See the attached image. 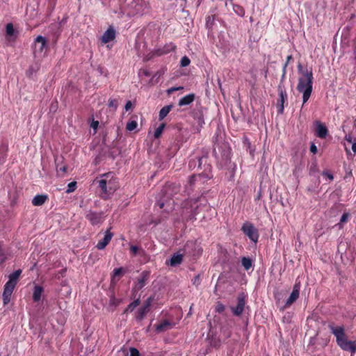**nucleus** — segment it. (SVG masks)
Wrapping results in <instances>:
<instances>
[{"label": "nucleus", "instance_id": "f257e3e1", "mask_svg": "<svg viewBox=\"0 0 356 356\" xmlns=\"http://www.w3.org/2000/svg\"><path fill=\"white\" fill-rule=\"evenodd\" d=\"M100 189V197L108 199L119 188L118 178L111 172L100 175V179L96 180Z\"/></svg>", "mask_w": 356, "mask_h": 356}, {"label": "nucleus", "instance_id": "f03ea898", "mask_svg": "<svg viewBox=\"0 0 356 356\" xmlns=\"http://www.w3.org/2000/svg\"><path fill=\"white\" fill-rule=\"evenodd\" d=\"M328 328L336 337L337 345L343 350L356 353V343L348 340L343 326H334L333 323L328 324Z\"/></svg>", "mask_w": 356, "mask_h": 356}, {"label": "nucleus", "instance_id": "7ed1b4c3", "mask_svg": "<svg viewBox=\"0 0 356 356\" xmlns=\"http://www.w3.org/2000/svg\"><path fill=\"white\" fill-rule=\"evenodd\" d=\"M22 272L21 269H18L9 275L8 281L5 284L3 287V292L2 295L3 305H6L10 302L11 296L17 284Z\"/></svg>", "mask_w": 356, "mask_h": 356}, {"label": "nucleus", "instance_id": "20e7f679", "mask_svg": "<svg viewBox=\"0 0 356 356\" xmlns=\"http://www.w3.org/2000/svg\"><path fill=\"white\" fill-rule=\"evenodd\" d=\"M241 231L254 243L258 241L259 234L258 229L250 222H245L241 227Z\"/></svg>", "mask_w": 356, "mask_h": 356}, {"label": "nucleus", "instance_id": "39448f33", "mask_svg": "<svg viewBox=\"0 0 356 356\" xmlns=\"http://www.w3.org/2000/svg\"><path fill=\"white\" fill-rule=\"evenodd\" d=\"M313 73L312 72H306L305 74L300 76L298 78V83L297 85L298 91H302L307 88L309 84L310 83L311 87L313 88Z\"/></svg>", "mask_w": 356, "mask_h": 356}, {"label": "nucleus", "instance_id": "423d86ee", "mask_svg": "<svg viewBox=\"0 0 356 356\" xmlns=\"http://www.w3.org/2000/svg\"><path fill=\"white\" fill-rule=\"evenodd\" d=\"M150 277V272L148 270L143 271L138 277H137L135 285L132 289V293H134L142 289L148 282Z\"/></svg>", "mask_w": 356, "mask_h": 356}, {"label": "nucleus", "instance_id": "0eeeda50", "mask_svg": "<svg viewBox=\"0 0 356 356\" xmlns=\"http://www.w3.org/2000/svg\"><path fill=\"white\" fill-rule=\"evenodd\" d=\"M48 48L47 40V39L42 36L38 35L34 40V54L36 56L37 54H42L44 53V50H47Z\"/></svg>", "mask_w": 356, "mask_h": 356}, {"label": "nucleus", "instance_id": "6e6552de", "mask_svg": "<svg viewBox=\"0 0 356 356\" xmlns=\"http://www.w3.org/2000/svg\"><path fill=\"white\" fill-rule=\"evenodd\" d=\"M300 282L296 280L295 284L293 285V291L285 302L284 309L289 307L293 302H295L298 300L300 296Z\"/></svg>", "mask_w": 356, "mask_h": 356}, {"label": "nucleus", "instance_id": "1a4fd4ad", "mask_svg": "<svg viewBox=\"0 0 356 356\" xmlns=\"http://www.w3.org/2000/svg\"><path fill=\"white\" fill-rule=\"evenodd\" d=\"M277 90L279 92V99L277 102V113L282 114L284 109V103L287 100V93L281 84L278 86Z\"/></svg>", "mask_w": 356, "mask_h": 356}, {"label": "nucleus", "instance_id": "9d476101", "mask_svg": "<svg viewBox=\"0 0 356 356\" xmlns=\"http://www.w3.org/2000/svg\"><path fill=\"white\" fill-rule=\"evenodd\" d=\"M245 305V296L244 293L239 294L237 297V305L236 307H231L233 314L236 316H241L244 311Z\"/></svg>", "mask_w": 356, "mask_h": 356}, {"label": "nucleus", "instance_id": "9b49d317", "mask_svg": "<svg viewBox=\"0 0 356 356\" xmlns=\"http://www.w3.org/2000/svg\"><path fill=\"white\" fill-rule=\"evenodd\" d=\"M86 218L90 221V222L92 225H97L103 221V213L102 212H95L92 211H89L86 215Z\"/></svg>", "mask_w": 356, "mask_h": 356}, {"label": "nucleus", "instance_id": "f8f14e48", "mask_svg": "<svg viewBox=\"0 0 356 356\" xmlns=\"http://www.w3.org/2000/svg\"><path fill=\"white\" fill-rule=\"evenodd\" d=\"M115 37V30L113 26H109V28L104 32V33L102 36L101 40L103 44H107L111 41L114 40Z\"/></svg>", "mask_w": 356, "mask_h": 356}, {"label": "nucleus", "instance_id": "ddd939ff", "mask_svg": "<svg viewBox=\"0 0 356 356\" xmlns=\"http://www.w3.org/2000/svg\"><path fill=\"white\" fill-rule=\"evenodd\" d=\"M113 237V234L111 232L110 229H107L105 232L104 236L103 239L100 240L97 245L96 248L98 250H103L104 249L106 245L110 243Z\"/></svg>", "mask_w": 356, "mask_h": 356}, {"label": "nucleus", "instance_id": "4468645a", "mask_svg": "<svg viewBox=\"0 0 356 356\" xmlns=\"http://www.w3.org/2000/svg\"><path fill=\"white\" fill-rule=\"evenodd\" d=\"M316 136L322 139H325L328 135V130L325 125L321 122H316Z\"/></svg>", "mask_w": 356, "mask_h": 356}, {"label": "nucleus", "instance_id": "2eb2a0df", "mask_svg": "<svg viewBox=\"0 0 356 356\" xmlns=\"http://www.w3.org/2000/svg\"><path fill=\"white\" fill-rule=\"evenodd\" d=\"M48 199L49 197L47 195H37L33 198L32 204L34 206H42L48 200Z\"/></svg>", "mask_w": 356, "mask_h": 356}, {"label": "nucleus", "instance_id": "dca6fc26", "mask_svg": "<svg viewBox=\"0 0 356 356\" xmlns=\"http://www.w3.org/2000/svg\"><path fill=\"white\" fill-rule=\"evenodd\" d=\"M195 96L193 93L186 95L179 100L178 104L179 106L189 105L195 100Z\"/></svg>", "mask_w": 356, "mask_h": 356}, {"label": "nucleus", "instance_id": "f3484780", "mask_svg": "<svg viewBox=\"0 0 356 356\" xmlns=\"http://www.w3.org/2000/svg\"><path fill=\"white\" fill-rule=\"evenodd\" d=\"M43 290V287L41 286L35 285L34 286V290L33 293V300L34 302H37L40 300Z\"/></svg>", "mask_w": 356, "mask_h": 356}, {"label": "nucleus", "instance_id": "a211bd4d", "mask_svg": "<svg viewBox=\"0 0 356 356\" xmlns=\"http://www.w3.org/2000/svg\"><path fill=\"white\" fill-rule=\"evenodd\" d=\"M183 260V254H174L170 261V265L171 266H176L179 264H180L182 262Z\"/></svg>", "mask_w": 356, "mask_h": 356}, {"label": "nucleus", "instance_id": "6ab92c4d", "mask_svg": "<svg viewBox=\"0 0 356 356\" xmlns=\"http://www.w3.org/2000/svg\"><path fill=\"white\" fill-rule=\"evenodd\" d=\"M307 88H305V90L299 91L300 92L302 93V105H304L309 99L311 94L312 92L313 88L311 87L310 83L309 84Z\"/></svg>", "mask_w": 356, "mask_h": 356}, {"label": "nucleus", "instance_id": "aec40b11", "mask_svg": "<svg viewBox=\"0 0 356 356\" xmlns=\"http://www.w3.org/2000/svg\"><path fill=\"white\" fill-rule=\"evenodd\" d=\"M140 297H138L127 306V307L124 310V314L132 312L140 305Z\"/></svg>", "mask_w": 356, "mask_h": 356}, {"label": "nucleus", "instance_id": "412c9836", "mask_svg": "<svg viewBox=\"0 0 356 356\" xmlns=\"http://www.w3.org/2000/svg\"><path fill=\"white\" fill-rule=\"evenodd\" d=\"M149 311V309L144 307H141L137 312L136 313V319L138 321H142L145 316H146V314L148 313V312Z\"/></svg>", "mask_w": 356, "mask_h": 356}, {"label": "nucleus", "instance_id": "4be33fe9", "mask_svg": "<svg viewBox=\"0 0 356 356\" xmlns=\"http://www.w3.org/2000/svg\"><path fill=\"white\" fill-rule=\"evenodd\" d=\"M172 108V105H168V106H163L160 110V112H159V120H162L163 119H164L168 115V114L170 113Z\"/></svg>", "mask_w": 356, "mask_h": 356}, {"label": "nucleus", "instance_id": "5701e85b", "mask_svg": "<svg viewBox=\"0 0 356 356\" xmlns=\"http://www.w3.org/2000/svg\"><path fill=\"white\" fill-rule=\"evenodd\" d=\"M171 327V324L168 321H163L160 324L157 325L156 330L158 332H163Z\"/></svg>", "mask_w": 356, "mask_h": 356}, {"label": "nucleus", "instance_id": "b1692460", "mask_svg": "<svg viewBox=\"0 0 356 356\" xmlns=\"http://www.w3.org/2000/svg\"><path fill=\"white\" fill-rule=\"evenodd\" d=\"M7 253L3 243L0 241V264H3L7 260Z\"/></svg>", "mask_w": 356, "mask_h": 356}, {"label": "nucleus", "instance_id": "393cba45", "mask_svg": "<svg viewBox=\"0 0 356 356\" xmlns=\"http://www.w3.org/2000/svg\"><path fill=\"white\" fill-rule=\"evenodd\" d=\"M241 264L245 270H248L252 266V260L250 257H243L241 258Z\"/></svg>", "mask_w": 356, "mask_h": 356}, {"label": "nucleus", "instance_id": "a878e982", "mask_svg": "<svg viewBox=\"0 0 356 356\" xmlns=\"http://www.w3.org/2000/svg\"><path fill=\"white\" fill-rule=\"evenodd\" d=\"M162 48H163V51H164V53L165 54H167L171 51H174L176 49L177 47L172 42H170V43L165 44Z\"/></svg>", "mask_w": 356, "mask_h": 356}, {"label": "nucleus", "instance_id": "bb28decb", "mask_svg": "<svg viewBox=\"0 0 356 356\" xmlns=\"http://www.w3.org/2000/svg\"><path fill=\"white\" fill-rule=\"evenodd\" d=\"M233 10L236 15L242 17L245 15V9L240 5L233 4Z\"/></svg>", "mask_w": 356, "mask_h": 356}, {"label": "nucleus", "instance_id": "cd10ccee", "mask_svg": "<svg viewBox=\"0 0 356 356\" xmlns=\"http://www.w3.org/2000/svg\"><path fill=\"white\" fill-rule=\"evenodd\" d=\"M6 33L7 37H12L15 34V29L12 23H8L6 27Z\"/></svg>", "mask_w": 356, "mask_h": 356}, {"label": "nucleus", "instance_id": "c85d7f7f", "mask_svg": "<svg viewBox=\"0 0 356 356\" xmlns=\"http://www.w3.org/2000/svg\"><path fill=\"white\" fill-rule=\"evenodd\" d=\"M165 127V123H162L155 130L154 134L155 138H159L161 136Z\"/></svg>", "mask_w": 356, "mask_h": 356}, {"label": "nucleus", "instance_id": "c756f323", "mask_svg": "<svg viewBox=\"0 0 356 356\" xmlns=\"http://www.w3.org/2000/svg\"><path fill=\"white\" fill-rule=\"evenodd\" d=\"M138 126V123L135 120H131L130 122H129L127 124V127H126V129L128 130V131H133L135 129H136Z\"/></svg>", "mask_w": 356, "mask_h": 356}, {"label": "nucleus", "instance_id": "7c9ffc66", "mask_svg": "<svg viewBox=\"0 0 356 356\" xmlns=\"http://www.w3.org/2000/svg\"><path fill=\"white\" fill-rule=\"evenodd\" d=\"M190 63H191V60L186 56H183L180 60V66L181 67H187L190 65Z\"/></svg>", "mask_w": 356, "mask_h": 356}, {"label": "nucleus", "instance_id": "2f4dec72", "mask_svg": "<svg viewBox=\"0 0 356 356\" xmlns=\"http://www.w3.org/2000/svg\"><path fill=\"white\" fill-rule=\"evenodd\" d=\"M76 187V181H72L68 184L67 189L66 191L67 193H72L75 191Z\"/></svg>", "mask_w": 356, "mask_h": 356}, {"label": "nucleus", "instance_id": "473e14b6", "mask_svg": "<svg viewBox=\"0 0 356 356\" xmlns=\"http://www.w3.org/2000/svg\"><path fill=\"white\" fill-rule=\"evenodd\" d=\"M197 207L194 210L193 209L191 210V214L189 215V216L188 218H186V221H189V220L193 221V220H196L195 216L198 213L197 211Z\"/></svg>", "mask_w": 356, "mask_h": 356}, {"label": "nucleus", "instance_id": "72a5a7b5", "mask_svg": "<svg viewBox=\"0 0 356 356\" xmlns=\"http://www.w3.org/2000/svg\"><path fill=\"white\" fill-rule=\"evenodd\" d=\"M108 106L110 108H112L113 109H116L118 108V102L117 99H111L110 98L108 99Z\"/></svg>", "mask_w": 356, "mask_h": 356}, {"label": "nucleus", "instance_id": "f704fd0d", "mask_svg": "<svg viewBox=\"0 0 356 356\" xmlns=\"http://www.w3.org/2000/svg\"><path fill=\"white\" fill-rule=\"evenodd\" d=\"M298 73L299 74H300V76L303 75L304 74H305L306 72H312V70H309L307 69H304L303 66L302 65V64L300 63H298Z\"/></svg>", "mask_w": 356, "mask_h": 356}, {"label": "nucleus", "instance_id": "c9c22d12", "mask_svg": "<svg viewBox=\"0 0 356 356\" xmlns=\"http://www.w3.org/2000/svg\"><path fill=\"white\" fill-rule=\"evenodd\" d=\"M153 300H154V298H153V297H152V296H151V297H149V298H147V299L144 302L143 307H145V308H147V309H149V307H150V306H151V305H152V302Z\"/></svg>", "mask_w": 356, "mask_h": 356}, {"label": "nucleus", "instance_id": "e433bc0d", "mask_svg": "<svg viewBox=\"0 0 356 356\" xmlns=\"http://www.w3.org/2000/svg\"><path fill=\"white\" fill-rule=\"evenodd\" d=\"M123 273V268H115L113 272V276L115 277H120Z\"/></svg>", "mask_w": 356, "mask_h": 356}, {"label": "nucleus", "instance_id": "4c0bfd02", "mask_svg": "<svg viewBox=\"0 0 356 356\" xmlns=\"http://www.w3.org/2000/svg\"><path fill=\"white\" fill-rule=\"evenodd\" d=\"M322 175L329 179L330 181L334 179L333 175L329 170H324L322 172Z\"/></svg>", "mask_w": 356, "mask_h": 356}, {"label": "nucleus", "instance_id": "58836bf2", "mask_svg": "<svg viewBox=\"0 0 356 356\" xmlns=\"http://www.w3.org/2000/svg\"><path fill=\"white\" fill-rule=\"evenodd\" d=\"M224 310H225V306L222 303L218 302L217 305L216 307V311L218 313H222L224 312Z\"/></svg>", "mask_w": 356, "mask_h": 356}, {"label": "nucleus", "instance_id": "ea45409f", "mask_svg": "<svg viewBox=\"0 0 356 356\" xmlns=\"http://www.w3.org/2000/svg\"><path fill=\"white\" fill-rule=\"evenodd\" d=\"M154 57H156V55H154V51H152L145 56L144 60L147 61V60H149L154 58Z\"/></svg>", "mask_w": 356, "mask_h": 356}, {"label": "nucleus", "instance_id": "a19ab883", "mask_svg": "<svg viewBox=\"0 0 356 356\" xmlns=\"http://www.w3.org/2000/svg\"><path fill=\"white\" fill-rule=\"evenodd\" d=\"M139 355H140V353L138 350V349H136L135 348H130V355H129V356H139Z\"/></svg>", "mask_w": 356, "mask_h": 356}, {"label": "nucleus", "instance_id": "79ce46f5", "mask_svg": "<svg viewBox=\"0 0 356 356\" xmlns=\"http://www.w3.org/2000/svg\"><path fill=\"white\" fill-rule=\"evenodd\" d=\"M154 55H156V56H161L162 55L165 54L164 53V51H163V48L156 49L154 50Z\"/></svg>", "mask_w": 356, "mask_h": 356}, {"label": "nucleus", "instance_id": "37998d69", "mask_svg": "<svg viewBox=\"0 0 356 356\" xmlns=\"http://www.w3.org/2000/svg\"><path fill=\"white\" fill-rule=\"evenodd\" d=\"M348 217L349 214L348 213H344L341 218L339 224L346 222L348 221Z\"/></svg>", "mask_w": 356, "mask_h": 356}, {"label": "nucleus", "instance_id": "c03bdc74", "mask_svg": "<svg viewBox=\"0 0 356 356\" xmlns=\"http://www.w3.org/2000/svg\"><path fill=\"white\" fill-rule=\"evenodd\" d=\"M318 171V167H317V165L316 164H314L312 165L310 168H309V173L312 175V174H314L315 172H316Z\"/></svg>", "mask_w": 356, "mask_h": 356}, {"label": "nucleus", "instance_id": "a18cd8bd", "mask_svg": "<svg viewBox=\"0 0 356 356\" xmlns=\"http://www.w3.org/2000/svg\"><path fill=\"white\" fill-rule=\"evenodd\" d=\"M310 151L312 153H313L314 154H316L317 153V147L316 146V145L312 143L310 145Z\"/></svg>", "mask_w": 356, "mask_h": 356}, {"label": "nucleus", "instance_id": "49530a36", "mask_svg": "<svg viewBox=\"0 0 356 356\" xmlns=\"http://www.w3.org/2000/svg\"><path fill=\"white\" fill-rule=\"evenodd\" d=\"M292 59H293V56H292V55H289V56L286 57V60L285 63L284 64L283 68H286V69L287 65H289V62H290Z\"/></svg>", "mask_w": 356, "mask_h": 356}, {"label": "nucleus", "instance_id": "de8ad7c7", "mask_svg": "<svg viewBox=\"0 0 356 356\" xmlns=\"http://www.w3.org/2000/svg\"><path fill=\"white\" fill-rule=\"evenodd\" d=\"M130 250L134 254H136L138 252V248L136 245H131Z\"/></svg>", "mask_w": 356, "mask_h": 356}, {"label": "nucleus", "instance_id": "09e8293b", "mask_svg": "<svg viewBox=\"0 0 356 356\" xmlns=\"http://www.w3.org/2000/svg\"><path fill=\"white\" fill-rule=\"evenodd\" d=\"M345 140L349 143H353V137L350 134L346 135Z\"/></svg>", "mask_w": 356, "mask_h": 356}, {"label": "nucleus", "instance_id": "8fccbe9b", "mask_svg": "<svg viewBox=\"0 0 356 356\" xmlns=\"http://www.w3.org/2000/svg\"><path fill=\"white\" fill-rule=\"evenodd\" d=\"M132 106V104H131V101H128L126 104H125V106H124V108L127 111H128Z\"/></svg>", "mask_w": 356, "mask_h": 356}, {"label": "nucleus", "instance_id": "3c124183", "mask_svg": "<svg viewBox=\"0 0 356 356\" xmlns=\"http://www.w3.org/2000/svg\"><path fill=\"white\" fill-rule=\"evenodd\" d=\"M193 284H200V275H196L193 279Z\"/></svg>", "mask_w": 356, "mask_h": 356}, {"label": "nucleus", "instance_id": "603ef678", "mask_svg": "<svg viewBox=\"0 0 356 356\" xmlns=\"http://www.w3.org/2000/svg\"><path fill=\"white\" fill-rule=\"evenodd\" d=\"M98 125H99V122L98 121H93L92 124H91L92 127L93 129H95L97 128Z\"/></svg>", "mask_w": 356, "mask_h": 356}, {"label": "nucleus", "instance_id": "864d4df0", "mask_svg": "<svg viewBox=\"0 0 356 356\" xmlns=\"http://www.w3.org/2000/svg\"><path fill=\"white\" fill-rule=\"evenodd\" d=\"M286 74V69L282 68V79H281L282 81L285 78Z\"/></svg>", "mask_w": 356, "mask_h": 356}, {"label": "nucleus", "instance_id": "5fc2aeb1", "mask_svg": "<svg viewBox=\"0 0 356 356\" xmlns=\"http://www.w3.org/2000/svg\"><path fill=\"white\" fill-rule=\"evenodd\" d=\"M164 202L161 201H159L157 202V205L159 207L160 209H163L164 207Z\"/></svg>", "mask_w": 356, "mask_h": 356}, {"label": "nucleus", "instance_id": "6e6d98bb", "mask_svg": "<svg viewBox=\"0 0 356 356\" xmlns=\"http://www.w3.org/2000/svg\"><path fill=\"white\" fill-rule=\"evenodd\" d=\"M59 171H61L63 172H67V167L66 166H63L61 168H60L59 169Z\"/></svg>", "mask_w": 356, "mask_h": 356}, {"label": "nucleus", "instance_id": "4d7b16f0", "mask_svg": "<svg viewBox=\"0 0 356 356\" xmlns=\"http://www.w3.org/2000/svg\"><path fill=\"white\" fill-rule=\"evenodd\" d=\"M181 1V5L180 6L182 8H184L186 4V0H180Z\"/></svg>", "mask_w": 356, "mask_h": 356}, {"label": "nucleus", "instance_id": "13d9d810", "mask_svg": "<svg viewBox=\"0 0 356 356\" xmlns=\"http://www.w3.org/2000/svg\"><path fill=\"white\" fill-rule=\"evenodd\" d=\"M352 149L355 153H356V142L353 143Z\"/></svg>", "mask_w": 356, "mask_h": 356}, {"label": "nucleus", "instance_id": "bf43d9fd", "mask_svg": "<svg viewBox=\"0 0 356 356\" xmlns=\"http://www.w3.org/2000/svg\"><path fill=\"white\" fill-rule=\"evenodd\" d=\"M194 178H195L194 176L191 177V178H190V182L191 183H192L193 181Z\"/></svg>", "mask_w": 356, "mask_h": 356}, {"label": "nucleus", "instance_id": "052dcab7", "mask_svg": "<svg viewBox=\"0 0 356 356\" xmlns=\"http://www.w3.org/2000/svg\"><path fill=\"white\" fill-rule=\"evenodd\" d=\"M189 204L191 205V201H188V202H185V206L184 207H186V206H188Z\"/></svg>", "mask_w": 356, "mask_h": 356}, {"label": "nucleus", "instance_id": "680f3d73", "mask_svg": "<svg viewBox=\"0 0 356 356\" xmlns=\"http://www.w3.org/2000/svg\"><path fill=\"white\" fill-rule=\"evenodd\" d=\"M202 158H200L199 159V165L200 166L201 165V161H202Z\"/></svg>", "mask_w": 356, "mask_h": 356}, {"label": "nucleus", "instance_id": "e2e57ef3", "mask_svg": "<svg viewBox=\"0 0 356 356\" xmlns=\"http://www.w3.org/2000/svg\"><path fill=\"white\" fill-rule=\"evenodd\" d=\"M347 154L350 153V151L348 149H346Z\"/></svg>", "mask_w": 356, "mask_h": 356}]
</instances>
